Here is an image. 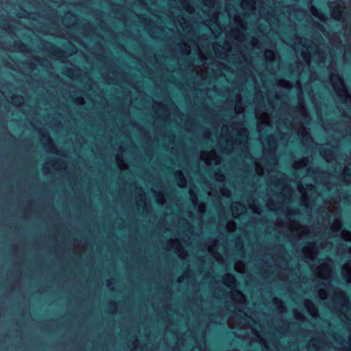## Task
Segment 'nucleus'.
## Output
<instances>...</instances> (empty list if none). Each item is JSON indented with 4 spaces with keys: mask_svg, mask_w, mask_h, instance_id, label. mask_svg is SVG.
I'll return each mask as SVG.
<instances>
[{
    "mask_svg": "<svg viewBox=\"0 0 351 351\" xmlns=\"http://www.w3.org/2000/svg\"><path fill=\"white\" fill-rule=\"evenodd\" d=\"M297 42L293 44V48L296 53L300 51V46L302 47L301 50V56L305 61L306 65L309 67L311 62V51L313 47L311 42L306 38H297Z\"/></svg>",
    "mask_w": 351,
    "mask_h": 351,
    "instance_id": "f257e3e1",
    "label": "nucleus"
},
{
    "mask_svg": "<svg viewBox=\"0 0 351 351\" xmlns=\"http://www.w3.org/2000/svg\"><path fill=\"white\" fill-rule=\"evenodd\" d=\"M329 6L331 10V16L335 19L338 21L344 20L345 13L344 11L340 7H339L337 9H335L336 5L332 3H330Z\"/></svg>",
    "mask_w": 351,
    "mask_h": 351,
    "instance_id": "f03ea898",
    "label": "nucleus"
},
{
    "mask_svg": "<svg viewBox=\"0 0 351 351\" xmlns=\"http://www.w3.org/2000/svg\"><path fill=\"white\" fill-rule=\"evenodd\" d=\"M330 81L332 84V88H346L342 78L338 74L331 73L330 75Z\"/></svg>",
    "mask_w": 351,
    "mask_h": 351,
    "instance_id": "7ed1b4c3",
    "label": "nucleus"
},
{
    "mask_svg": "<svg viewBox=\"0 0 351 351\" xmlns=\"http://www.w3.org/2000/svg\"><path fill=\"white\" fill-rule=\"evenodd\" d=\"M257 0H241V5L244 10L252 13L256 10Z\"/></svg>",
    "mask_w": 351,
    "mask_h": 351,
    "instance_id": "20e7f679",
    "label": "nucleus"
},
{
    "mask_svg": "<svg viewBox=\"0 0 351 351\" xmlns=\"http://www.w3.org/2000/svg\"><path fill=\"white\" fill-rule=\"evenodd\" d=\"M311 13L317 19H319L322 21H326L327 19V17L322 12H321L319 10H318L315 7H312L311 8Z\"/></svg>",
    "mask_w": 351,
    "mask_h": 351,
    "instance_id": "39448f33",
    "label": "nucleus"
},
{
    "mask_svg": "<svg viewBox=\"0 0 351 351\" xmlns=\"http://www.w3.org/2000/svg\"><path fill=\"white\" fill-rule=\"evenodd\" d=\"M264 54L265 58L269 61H273L276 58V53L273 50H265Z\"/></svg>",
    "mask_w": 351,
    "mask_h": 351,
    "instance_id": "423d86ee",
    "label": "nucleus"
},
{
    "mask_svg": "<svg viewBox=\"0 0 351 351\" xmlns=\"http://www.w3.org/2000/svg\"><path fill=\"white\" fill-rule=\"evenodd\" d=\"M317 59V64L319 66H321L322 64L324 63V60H325V57H324V54L318 52Z\"/></svg>",
    "mask_w": 351,
    "mask_h": 351,
    "instance_id": "0eeeda50",
    "label": "nucleus"
},
{
    "mask_svg": "<svg viewBox=\"0 0 351 351\" xmlns=\"http://www.w3.org/2000/svg\"><path fill=\"white\" fill-rule=\"evenodd\" d=\"M205 3L209 6V7H213L214 5V1L213 0H210L209 1H207V0H205Z\"/></svg>",
    "mask_w": 351,
    "mask_h": 351,
    "instance_id": "6e6552de",
    "label": "nucleus"
},
{
    "mask_svg": "<svg viewBox=\"0 0 351 351\" xmlns=\"http://www.w3.org/2000/svg\"><path fill=\"white\" fill-rule=\"evenodd\" d=\"M282 88H291V86L289 84V83L286 82Z\"/></svg>",
    "mask_w": 351,
    "mask_h": 351,
    "instance_id": "1a4fd4ad",
    "label": "nucleus"
},
{
    "mask_svg": "<svg viewBox=\"0 0 351 351\" xmlns=\"http://www.w3.org/2000/svg\"><path fill=\"white\" fill-rule=\"evenodd\" d=\"M235 21H236L237 22H240V17H239V16H237V17H235Z\"/></svg>",
    "mask_w": 351,
    "mask_h": 351,
    "instance_id": "9d476101",
    "label": "nucleus"
},
{
    "mask_svg": "<svg viewBox=\"0 0 351 351\" xmlns=\"http://www.w3.org/2000/svg\"><path fill=\"white\" fill-rule=\"evenodd\" d=\"M187 10H188L189 12H191V13L192 12V10H191L190 8H189Z\"/></svg>",
    "mask_w": 351,
    "mask_h": 351,
    "instance_id": "9b49d317",
    "label": "nucleus"
},
{
    "mask_svg": "<svg viewBox=\"0 0 351 351\" xmlns=\"http://www.w3.org/2000/svg\"><path fill=\"white\" fill-rule=\"evenodd\" d=\"M298 88H301V84H300L299 82H298Z\"/></svg>",
    "mask_w": 351,
    "mask_h": 351,
    "instance_id": "f8f14e48",
    "label": "nucleus"
},
{
    "mask_svg": "<svg viewBox=\"0 0 351 351\" xmlns=\"http://www.w3.org/2000/svg\"><path fill=\"white\" fill-rule=\"evenodd\" d=\"M347 176L350 177L351 176V173H348Z\"/></svg>",
    "mask_w": 351,
    "mask_h": 351,
    "instance_id": "ddd939ff",
    "label": "nucleus"
}]
</instances>
